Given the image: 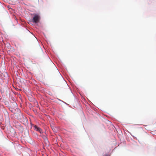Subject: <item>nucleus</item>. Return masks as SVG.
Masks as SVG:
<instances>
[{
    "mask_svg": "<svg viewBox=\"0 0 156 156\" xmlns=\"http://www.w3.org/2000/svg\"><path fill=\"white\" fill-rule=\"evenodd\" d=\"M39 20L40 16H39L36 15L33 17V22L35 23H37L39 22Z\"/></svg>",
    "mask_w": 156,
    "mask_h": 156,
    "instance_id": "f257e3e1",
    "label": "nucleus"
},
{
    "mask_svg": "<svg viewBox=\"0 0 156 156\" xmlns=\"http://www.w3.org/2000/svg\"><path fill=\"white\" fill-rule=\"evenodd\" d=\"M34 129L37 131L39 132L40 133H42V130L41 128L38 127L36 125H35L34 126Z\"/></svg>",
    "mask_w": 156,
    "mask_h": 156,
    "instance_id": "f03ea898",
    "label": "nucleus"
}]
</instances>
